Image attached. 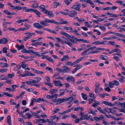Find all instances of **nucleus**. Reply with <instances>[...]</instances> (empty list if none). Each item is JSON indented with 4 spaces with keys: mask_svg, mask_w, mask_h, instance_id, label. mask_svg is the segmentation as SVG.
Segmentation results:
<instances>
[{
    "mask_svg": "<svg viewBox=\"0 0 125 125\" xmlns=\"http://www.w3.org/2000/svg\"><path fill=\"white\" fill-rule=\"evenodd\" d=\"M48 23L58 24V22L53 20H50L48 19H44V20L40 22V24L44 26H47Z\"/></svg>",
    "mask_w": 125,
    "mask_h": 125,
    "instance_id": "obj_1",
    "label": "nucleus"
},
{
    "mask_svg": "<svg viewBox=\"0 0 125 125\" xmlns=\"http://www.w3.org/2000/svg\"><path fill=\"white\" fill-rule=\"evenodd\" d=\"M62 68L63 69H61L57 68L56 69V70L61 73H67L69 72L71 70L70 68L65 66H63Z\"/></svg>",
    "mask_w": 125,
    "mask_h": 125,
    "instance_id": "obj_2",
    "label": "nucleus"
},
{
    "mask_svg": "<svg viewBox=\"0 0 125 125\" xmlns=\"http://www.w3.org/2000/svg\"><path fill=\"white\" fill-rule=\"evenodd\" d=\"M24 34L25 35H28L27 37H24L23 39V41H25L28 40L31 37L35 35V33L34 32L30 33L29 32H28L25 33Z\"/></svg>",
    "mask_w": 125,
    "mask_h": 125,
    "instance_id": "obj_3",
    "label": "nucleus"
},
{
    "mask_svg": "<svg viewBox=\"0 0 125 125\" xmlns=\"http://www.w3.org/2000/svg\"><path fill=\"white\" fill-rule=\"evenodd\" d=\"M44 13L47 14L48 16L50 18L54 16L52 11H50L47 10H46Z\"/></svg>",
    "mask_w": 125,
    "mask_h": 125,
    "instance_id": "obj_4",
    "label": "nucleus"
},
{
    "mask_svg": "<svg viewBox=\"0 0 125 125\" xmlns=\"http://www.w3.org/2000/svg\"><path fill=\"white\" fill-rule=\"evenodd\" d=\"M77 13V12L74 10L70 11L69 12V16L71 17H75L74 15L76 14Z\"/></svg>",
    "mask_w": 125,
    "mask_h": 125,
    "instance_id": "obj_5",
    "label": "nucleus"
},
{
    "mask_svg": "<svg viewBox=\"0 0 125 125\" xmlns=\"http://www.w3.org/2000/svg\"><path fill=\"white\" fill-rule=\"evenodd\" d=\"M66 79L68 82H70L72 83H74V79L72 76H69L67 77Z\"/></svg>",
    "mask_w": 125,
    "mask_h": 125,
    "instance_id": "obj_6",
    "label": "nucleus"
},
{
    "mask_svg": "<svg viewBox=\"0 0 125 125\" xmlns=\"http://www.w3.org/2000/svg\"><path fill=\"white\" fill-rule=\"evenodd\" d=\"M30 10V12L31 11L34 12L37 15V17H40V15L41 14L40 12L38 11L35 9H33L31 8Z\"/></svg>",
    "mask_w": 125,
    "mask_h": 125,
    "instance_id": "obj_7",
    "label": "nucleus"
},
{
    "mask_svg": "<svg viewBox=\"0 0 125 125\" xmlns=\"http://www.w3.org/2000/svg\"><path fill=\"white\" fill-rule=\"evenodd\" d=\"M81 5L78 4L77 5H75L71 7V8L73 9L76 10H77L79 11H81L80 7H81Z\"/></svg>",
    "mask_w": 125,
    "mask_h": 125,
    "instance_id": "obj_8",
    "label": "nucleus"
},
{
    "mask_svg": "<svg viewBox=\"0 0 125 125\" xmlns=\"http://www.w3.org/2000/svg\"><path fill=\"white\" fill-rule=\"evenodd\" d=\"M53 82L55 86H60V87H62L63 85V84L61 83V81L59 80H54L53 81Z\"/></svg>",
    "mask_w": 125,
    "mask_h": 125,
    "instance_id": "obj_9",
    "label": "nucleus"
},
{
    "mask_svg": "<svg viewBox=\"0 0 125 125\" xmlns=\"http://www.w3.org/2000/svg\"><path fill=\"white\" fill-rule=\"evenodd\" d=\"M33 26L35 27L40 29H41L43 27V26L41 25L40 24L38 23H34L33 24Z\"/></svg>",
    "mask_w": 125,
    "mask_h": 125,
    "instance_id": "obj_10",
    "label": "nucleus"
},
{
    "mask_svg": "<svg viewBox=\"0 0 125 125\" xmlns=\"http://www.w3.org/2000/svg\"><path fill=\"white\" fill-rule=\"evenodd\" d=\"M82 67L83 65H80L77 66V67L72 72V73L73 74L77 70L82 68Z\"/></svg>",
    "mask_w": 125,
    "mask_h": 125,
    "instance_id": "obj_11",
    "label": "nucleus"
},
{
    "mask_svg": "<svg viewBox=\"0 0 125 125\" xmlns=\"http://www.w3.org/2000/svg\"><path fill=\"white\" fill-rule=\"evenodd\" d=\"M4 12L5 14L9 15H16V14L15 13H11L9 12L8 10H5L3 11Z\"/></svg>",
    "mask_w": 125,
    "mask_h": 125,
    "instance_id": "obj_12",
    "label": "nucleus"
},
{
    "mask_svg": "<svg viewBox=\"0 0 125 125\" xmlns=\"http://www.w3.org/2000/svg\"><path fill=\"white\" fill-rule=\"evenodd\" d=\"M22 52L23 53H30L31 52H33V50H26L25 49H24L23 51H22Z\"/></svg>",
    "mask_w": 125,
    "mask_h": 125,
    "instance_id": "obj_13",
    "label": "nucleus"
},
{
    "mask_svg": "<svg viewBox=\"0 0 125 125\" xmlns=\"http://www.w3.org/2000/svg\"><path fill=\"white\" fill-rule=\"evenodd\" d=\"M8 40L7 38L3 37L1 39V44H6L8 42Z\"/></svg>",
    "mask_w": 125,
    "mask_h": 125,
    "instance_id": "obj_14",
    "label": "nucleus"
},
{
    "mask_svg": "<svg viewBox=\"0 0 125 125\" xmlns=\"http://www.w3.org/2000/svg\"><path fill=\"white\" fill-rule=\"evenodd\" d=\"M25 73L26 76H34L35 75V74H32L30 72L27 71H25Z\"/></svg>",
    "mask_w": 125,
    "mask_h": 125,
    "instance_id": "obj_15",
    "label": "nucleus"
},
{
    "mask_svg": "<svg viewBox=\"0 0 125 125\" xmlns=\"http://www.w3.org/2000/svg\"><path fill=\"white\" fill-rule=\"evenodd\" d=\"M88 115V114L83 115L82 116L80 117L81 121H82L84 119H87Z\"/></svg>",
    "mask_w": 125,
    "mask_h": 125,
    "instance_id": "obj_16",
    "label": "nucleus"
},
{
    "mask_svg": "<svg viewBox=\"0 0 125 125\" xmlns=\"http://www.w3.org/2000/svg\"><path fill=\"white\" fill-rule=\"evenodd\" d=\"M40 9L44 13L47 9L45 8V6L44 5H41L39 7Z\"/></svg>",
    "mask_w": 125,
    "mask_h": 125,
    "instance_id": "obj_17",
    "label": "nucleus"
},
{
    "mask_svg": "<svg viewBox=\"0 0 125 125\" xmlns=\"http://www.w3.org/2000/svg\"><path fill=\"white\" fill-rule=\"evenodd\" d=\"M66 102V98H63L61 99L60 98V102L57 104V105H58L60 104V103H62L64 102Z\"/></svg>",
    "mask_w": 125,
    "mask_h": 125,
    "instance_id": "obj_18",
    "label": "nucleus"
},
{
    "mask_svg": "<svg viewBox=\"0 0 125 125\" xmlns=\"http://www.w3.org/2000/svg\"><path fill=\"white\" fill-rule=\"evenodd\" d=\"M60 33L63 35H64L67 38H69L70 36V35L63 31H61L60 32Z\"/></svg>",
    "mask_w": 125,
    "mask_h": 125,
    "instance_id": "obj_19",
    "label": "nucleus"
},
{
    "mask_svg": "<svg viewBox=\"0 0 125 125\" xmlns=\"http://www.w3.org/2000/svg\"><path fill=\"white\" fill-rule=\"evenodd\" d=\"M21 9H21H24L25 10V11L26 12H30V10H31V8L27 9V7H20Z\"/></svg>",
    "mask_w": 125,
    "mask_h": 125,
    "instance_id": "obj_20",
    "label": "nucleus"
},
{
    "mask_svg": "<svg viewBox=\"0 0 125 125\" xmlns=\"http://www.w3.org/2000/svg\"><path fill=\"white\" fill-rule=\"evenodd\" d=\"M116 2L117 3L120 4L121 6H123L124 7L125 6V4L121 0H117L116 1Z\"/></svg>",
    "mask_w": 125,
    "mask_h": 125,
    "instance_id": "obj_21",
    "label": "nucleus"
},
{
    "mask_svg": "<svg viewBox=\"0 0 125 125\" xmlns=\"http://www.w3.org/2000/svg\"><path fill=\"white\" fill-rule=\"evenodd\" d=\"M100 57L103 60H106L108 59V57L107 56L104 55H101L100 56Z\"/></svg>",
    "mask_w": 125,
    "mask_h": 125,
    "instance_id": "obj_22",
    "label": "nucleus"
},
{
    "mask_svg": "<svg viewBox=\"0 0 125 125\" xmlns=\"http://www.w3.org/2000/svg\"><path fill=\"white\" fill-rule=\"evenodd\" d=\"M69 58V57L68 55H64L63 56L62 58L61 59V60L62 61H63Z\"/></svg>",
    "mask_w": 125,
    "mask_h": 125,
    "instance_id": "obj_23",
    "label": "nucleus"
},
{
    "mask_svg": "<svg viewBox=\"0 0 125 125\" xmlns=\"http://www.w3.org/2000/svg\"><path fill=\"white\" fill-rule=\"evenodd\" d=\"M64 44H68L70 46L72 47V44L70 43V42L69 41L67 40H66V41H65L64 42Z\"/></svg>",
    "mask_w": 125,
    "mask_h": 125,
    "instance_id": "obj_24",
    "label": "nucleus"
},
{
    "mask_svg": "<svg viewBox=\"0 0 125 125\" xmlns=\"http://www.w3.org/2000/svg\"><path fill=\"white\" fill-rule=\"evenodd\" d=\"M81 94L82 98L84 100H86L87 99V95L82 93Z\"/></svg>",
    "mask_w": 125,
    "mask_h": 125,
    "instance_id": "obj_25",
    "label": "nucleus"
},
{
    "mask_svg": "<svg viewBox=\"0 0 125 125\" xmlns=\"http://www.w3.org/2000/svg\"><path fill=\"white\" fill-rule=\"evenodd\" d=\"M7 30L9 31H14L15 32H17V30L15 28L12 27L8 28Z\"/></svg>",
    "mask_w": 125,
    "mask_h": 125,
    "instance_id": "obj_26",
    "label": "nucleus"
},
{
    "mask_svg": "<svg viewBox=\"0 0 125 125\" xmlns=\"http://www.w3.org/2000/svg\"><path fill=\"white\" fill-rule=\"evenodd\" d=\"M3 94L9 97H12L13 96L11 94L8 93L4 92L3 93Z\"/></svg>",
    "mask_w": 125,
    "mask_h": 125,
    "instance_id": "obj_27",
    "label": "nucleus"
},
{
    "mask_svg": "<svg viewBox=\"0 0 125 125\" xmlns=\"http://www.w3.org/2000/svg\"><path fill=\"white\" fill-rule=\"evenodd\" d=\"M35 99L34 98H32L31 99V102L30 103V106H32L33 105V103L35 102Z\"/></svg>",
    "mask_w": 125,
    "mask_h": 125,
    "instance_id": "obj_28",
    "label": "nucleus"
},
{
    "mask_svg": "<svg viewBox=\"0 0 125 125\" xmlns=\"http://www.w3.org/2000/svg\"><path fill=\"white\" fill-rule=\"evenodd\" d=\"M24 46L23 45H21L18 46L17 48L18 50H20L21 49H24Z\"/></svg>",
    "mask_w": 125,
    "mask_h": 125,
    "instance_id": "obj_29",
    "label": "nucleus"
},
{
    "mask_svg": "<svg viewBox=\"0 0 125 125\" xmlns=\"http://www.w3.org/2000/svg\"><path fill=\"white\" fill-rule=\"evenodd\" d=\"M46 69L49 71L51 73H52L53 70L52 68L47 67L46 68Z\"/></svg>",
    "mask_w": 125,
    "mask_h": 125,
    "instance_id": "obj_30",
    "label": "nucleus"
},
{
    "mask_svg": "<svg viewBox=\"0 0 125 125\" xmlns=\"http://www.w3.org/2000/svg\"><path fill=\"white\" fill-rule=\"evenodd\" d=\"M55 6L54 7V8H56L57 6H59L61 5V4L59 2H56L54 3Z\"/></svg>",
    "mask_w": 125,
    "mask_h": 125,
    "instance_id": "obj_31",
    "label": "nucleus"
},
{
    "mask_svg": "<svg viewBox=\"0 0 125 125\" xmlns=\"http://www.w3.org/2000/svg\"><path fill=\"white\" fill-rule=\"evenodd\" d=\"M113 83L114 85L116 86H118L119 84V82L116 80L114 81H113Z\"/></svg>",
    "mask_w": 125,
    "mask_h": 125,
    "instance_id": "obj_32",
    "label": "nucleus"
},
{
    "mask_svg": "<svg viewBox=\"0 0 125 125\" xmlns=\"http://www.w3.org/2000/svg\"><path fill=\"white\" fill-rule=\"evenodd\" d=\"M55 39L57 40V41L58 42H60L61 43L63 44H64V43L62 42V40H61L59 38L56 37H55Z\"/></svg>",
    "mask_w": 125,
    "mask_h": 125,
    "instance_id": "obj_33",
    "label": "nucleus"
},
{
    "mask_svg": "<svg viewBox=\"0 0 125 125\" xmlns=\"http://www.w3.org/2000/svg\"><path fill=\"white\" fill-rule=\"evenodd\" d=\"M8 48L7 47H4L3 49L2 52H3L5 53H7V50Z\"/></svg>",
    "mask_w": 125,
    "mask_h": 125,
    "instance_id": "obj_34",
    "label": "nucleus"
},
{
    "mask_svg": "<svg viewBox=\"0 0 125 125\" xmlns=\"http://www.w3.org/2000/svg\"><path fill=\"white\" fill-rule=\"evenodd\" d=\"M69 66L71 65V66H73L74 65V62L73 63H72L71 62L69 61L67 62L66 63Z\"/></svg>",
    "mask_w": 125,
    "mask_h": 125,
    "instance_id": "obj_35",
    "label": "nucleus"
},
{
    "mask_svg": "<svg viewBox=\"0 0 125 125\" xmlns=\"http://www.w3.org/2000/svg\"><path fill=\"white\" fill-rule=\"evenodd\" d=\"M24 25L25 27H26V28H25V29H26V30L29 29L31 27V26L30 25L27 24H25Z\"/></svg>",
    "mask_w": 125,
    "mask_h": 125,
    "instance_id": "obj_36",
    "label": "nucleus"
},
{
    "mask_svg": "<svg viewBox=\"0 0 125 125\" xmlns=\"http://www.w3.org/2000/svg\"><path fill=\"white\" fill-rule=\"evenodd\" d=\"M44 83L46 85H48L50 88H51L52 87V83H50L45 82Z\"/></svg>",
    "mask_w": 125,
    "mask_h": 125,
    "instance_id": "obj_37",
    "label": "nucleus"
},
{
    "mask_svg": "<svg viewBox=\"0 0 125 125\" xmlns=\"http://www.w3.org/2000/svg\"><path fill=\"white\" fill-rule=\"evenodd\" d=\"M57 125L58 124L56 123V122L54 121H50L48 124L49 125Z\"/></svg>",
    "mask_w": 125,
    "mask_h": 125,
    "instance_id": "obj_38",
    "label": "nucleus"
},
{
    "mask_svg": "<svg viewBox=\"0 0 125 125\" xmlns=\"http://www.w3.org/2000/svg\"><path fill=\"white\" fill-rule=\"evenodd\" d=\"M38 7V5L37 3H34L31 6V7L36 8Z\"/></svg>",
    "mask_w": 125,
    "mask_h": 125,
    "instance_id": "obj_39",
    "label": "nucleus"
},
{
    "mask_svg": "<svg viewBox=\"0 0 125 125\" xmlns=\"http://www.w3.org/2000/svg\"><path fill=\"white\" fill-rule=\"evenodd\" d=\"M42 101V98H39L37 99H35V102H36L40 103Z\"/></svg>",
    "mask_w": 125,
    "mask_h": 125,
    "instance_id": "obj_40",
    "label": "nucleus"
},
{
    "mask_svg": "<svg viewBox=\"0 0 125 125\" xmlns=\"http://www.w3.org/2000/svg\"><path fill=\"white\" fill-rule=\"evenodd\" d=\"M68 22V21H62V22H61L60 23H59L58 24H65L67 23Z\"/></svg>",
    "mask_w": 125,
    "mask_h": 125,
    "instance_id": "obj_41",
    "label": "nucleus"
},
{
    "mask_svg": "<svg viewBox=\"0 0 125 125\" xmlns=\"http://www.w3.org/2000/svg\"><path fill=\"white\" fill-rule=\"evenodd\" d=\"M114 85V83H113L111 82H110L109 83V85H108V86L111 88H113Z\"/></svg>",
    "mask_w": 125,
    "mask_h": 125,
    "instance_id": "obj_42",
    "label": "nucleus"
},
{
    "mask_svg": "<svg viewBox=\"0 0 125 125\" xmlns=\"http://www.w3.org/2000/svg\"><path fill=\"white\" fill-rule=\"evenodd\" d=\"M125 78L123 76L121 77L118 79L120 82L121 83H122L124 81V79H125Z\"/></svg>",
    "mask_w": 125,
    "mask_h": 125,
    "instance_id": "obj_43",
    "label": "nucleus"
},
{
    "mask_svg": "<svg viewBox=\"0 0 125 125\" xmlns=\"http://www.w3.org/2000/svg\"><path fill=\"white\" fill-rule=\"evenodd\" d=\"M14 76V73L9 74L8 75V77L10 78H12Z\"/></svg>",
    "mask_w": 125,
    "mask_h": 125,
    "instance_id": "obj_44",
    "label": "nucleus"
},
{
    "mask_svg": "<svg viewBox=\"0 0 125 125\" xmlns=\"http://www.w3.org/2000/svg\"><path fill=\"white\" fill-rule=\"evenodd\" d=\"M7 23L6 22H3L2 23V25L3 28H6L7 26Z\"/></svg>",
    "mask_w": 125,
    "mask_h": 125,
    "instance_id": "obj_45",
    "label": "nucleus"
},
{
    "mask_svg": "<svg viewBox=\"0 0 125 125\" xmlns=\"http://www.w3.org/2000/svg\"><path fill=\"white\" fill-rule=\"evenodd\" d=\"M114 51L117 53H120L121 52V51L120 49L118 48H116V49H114Z\"/></svg>",
    "mask_w": 125,
    "mask_h": 125,
    "instance_id": "obj_46",
    "label": "nucleus"
},
{
    "mask_svg": "<svg viewBox=\"0 0 125 125\" xmlns=\"http://www.w3.org/2000/svg\"><path fill=\"white\" fill-rule=\"evenodd\" d=\"M25 115L28 116V119L30 118L32 116V115L29 113H27Z\"/></svg>",
    "mask_w": 125,
    "mask_h": 125,
    "instance_id": "obj_47",
    "label": "nucleus"
},
{
    "mask_svg": "<svg viewBox=\"0 0 125 125\" xmlns=\"http://www.w3.org/2000/svg\"><path fill=\"white\" fill-rule=\"evenodd\" d=\"M35 32L41 35L43 33V31L38 30H36L35 31Z\"/></svg>",
    "mask_w": 125,
    "mask_h": 125,
    "instance_id": "obj_48",
    "label": "nucleus"
},
{
    "mask_svg": "<svg viewBox=\"0 0 125 125\" xmlns=\"http://www.w3.org/2000/svg\"><path fill=\"white\" fill-rule=\"evenodd\" d=\"M66 101H69L70 100H73V98L72 97L70 96L67 98H66Z\"/></svg>",
    "mask_w": 125,
    "mask_h": 125,
    "instance_id": "obj_49",
    "label": "nucleus"
},
{
    "mask_svg": "<svg viewBox=\"0 0 125 125\" xmlns=\"http://www.w3.org/2000/svg\"><path fill=\"white\" fill-rule=\"evenodd\" d=\"M110 111V112L113 114H115V113H116L115 111L113 109H112L111 108H110L109 109Z\"/></svg>",
    "mask_w": 125,
    "mask_h": 125,
    "instance_id": "obj_50",
    "label": "nucleus"
},
{
    "mask_svg": "<svg viewBox=\"0 0 125 125\" xmlns=\"http://www.w3.org/2000/svg\"><path fill=\"white\" fill-rule=\"evenodd\" d=\"M14 100L13 99H11L10 102V103H11V105H15L16 104V103L14 102Z\"/></svg>",
    "mask_w": 125,
    "mask_h": 125,
    "instance_id": "obj_51",
    "label": "nucleus"
},
{
    "mask_svg": "<svg viewBox=\"0 0 125 125\" xmlns=\"http://www.w3.org/2000/svg\"><path fill=\"white\" fill-rule=\"evenodd\" d=\"M89 95L90 97L94 98H95L94 97V94L93 93H90Z\"/></svg>",
    "mask_w": 125,
    "mask_h": 125,
    "instance_id": "obj_52",
    "label": "nucleus"
},
{
    "mask_svg": "<svg viewBox=\"0 0 125 125\" xmlns=\"http://www.w3.org/2000/svg\"><path fill=\"white\" fill-rule=\"evenodd\" d=\"M8 70V69L5 68L2 69H0V72H1L2 73L6 72Z\"/></svg>",
    "mask_w": 125,
    "mask_h": 125,
    "instance_id": "obj_53",
    "label": "nucleus"
},
{
    "mask_svg": "<svg viewBox=\"0 0 125 125\" xmlns=\"http://www.w3.org/2000/svg\"><path fill=\"white\" fill-rule=\"evenodd\" d=\"M119 105H120L121 106H122L123 105H124V106L123 107V108L124 109L125 108V102H124L123 103H120V102L119 103Z\"/></svg>",
    "mask_w": 125,
    "mask_h": 125,
    "instance_id": "obj_54",
    "label": "nucleus"
},
{
    "mask_svg": "<svg viewBox=\"0 0 125 125\" xmlns=\"http://www.w3.org/2000/svg\"><path fill=\"white\" fill-rule=\"evenodd\" d=\"M115 35H116L117 36L121 37H123V36H124V35L122 34H120L117 33H115Z\"/></svg>",
    "mask_w": 125,
    "mask_h": 125,
    "instance_id": "obj_55",
    "label": "nucleus"
},
{
    "mask_svg": "<svg viewBox=\"0 0 125 125\" xmlns=\"http://www.w3.org/2000/svg\"><path fill=\"white\" fill-rule=\"evenodd\" d=\"M71 116L72 118L74 119H76L77 117V115L73 114H71Z\"/></svg>",
    "mask_w": 125,
    "mask_h": 125,
    "instance_id": "obj_56",
    "label": "nucleus"
},
{
    "mask_svg": "<svg viewBox=\"0 0 125 125\" xmlns=\"http://www.w3.org/2000/svg\"><path fill=\"white\" fill-rule=\"evenodd\" d=\"M26 30V29L25 28H19L17 30V31H24Z\"/></svg>",
    "mask_w": 125,
    "mask_h": 125,
    "instance_id": "obj_57",
    "label": "nucleus"
},
{
    "mask_svg": "<svg viewBox=\"0 0 125 125\" xmlns=\"http://www.w3.org/2000/svg\"><path fill=\"white\" fill-rule=\"evenodd\" d=\"M104 89L105 90L107 91L108 92H110L111 91V90L109 87H108L105 88Z\"/></svg>",
    "mask_w": 125,
    "mask_h": 125,
    "instance_id": "obj_58",
    "label": "nucleus"
},
{
    "mask_svg": "<svg viewBox=\"0 0 125 125\" xmlns=\"http://www.w3.org/2000/svg\"><path fill=\"white\" fill-rule=\"evenodd\" d=\"M46 80V81L48 83L50 82V77L48 76H47L45 77Z\"/></svg>",
    "mask_w": 125,
    "mask_h": 125,
    "instance_id": "obj_59",
    "label": "nucleus"
},
{
    "mask_svg": "<svg viewBox=\"0 0 125 125\" xmlns=\"http://www.w3.org/2000/svg\"><path fill=\"white\" fill-rule=\"evenodd\" d=\"M114 59L116 60V61H119V58L117 56H115L113 57Z\"/></svg>",
    "mask_w": 125,
    "mask_h": 125,
    "instance_id": "obj_60",
    "label": "nucleus"
},
{
    "mask_svg": "<svg viewBox=\"0 0 125 125\" xmlns=\"http://www.w3.org/2000/svg\"><path fill=\"white\" fill-rule=\"evenodd\" d=\"M95 88L96 89H99V84L98 83H96L95 85Z\"/></svg>",
    "mask_w": 125,
    "mask_h": 125,
    "instance_id": "obj_61",
    "label": "nucleus"
},
{
    "mask_svg": "<svg viewBox=\"0 0 125 125\" xmlns=\"http://www.w3.org/2000/svg\"><path fill=\"white\" fill-rule=\"evenodd\" d=\"M21 66L22 68L24 69L26 67V64L24 63H22L21 65Z\"/></svg>",
    "mask_w": 125,
    "mask_h": 125,
    "instance_id": "obj_62",
    "label": "nucleus"
},
{
    "mask_svg": "<svg viewBox=\"0 0 125 125\" xmlns=\"http://www.w3.org/2000/svg\"><path fill=\"white\" fill-rule=\"evenodd\" d=\"M100 28L102 31H104L106 30V29L104 26L99 27Z\"/></svg>",
    "mask_w": 125,
    "mask_h": 125,
    "instance_id": "obj_63",
    "label": "nucleus"
},
{
    "mask_svg": "<svg viewBox=\"0 0 125 125\" xmlns=\"http://www.w3.org/2000/svg\"><path fill=\"white\" fill-rule=\"evenodd\" d=\"M115 42L113 41H110L108 42V43L109 44L111 45H114Z\"/></svg>",
    "mask_w": 125,
    "mask_h": 125,
    "instance_id": "obj_64",
    "label": "nucleus"
}]
</instances>
